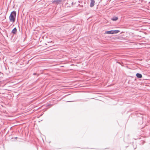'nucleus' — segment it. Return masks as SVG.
<instances>
[{"label": "nucleus", "mask_w": 150, "mask_h": 150, "mask_svg": "<svg viewBox=\"0 0 150 150\" xmlns=\"http://www.w3.org/2000/svg\"><path fill=\"white\" fill-rule=\"evenodd\" d=\"M16 12L15 11L12 12L9 16V19L11 22L13 23L15 22L16 19Z\"/></svg>", "instance_id": "nucleus-1"}, {"label": "nucleus", "mask_w": 150, "mask_h": 150, "mask_svg": "<svg viewBox=\"0 0 150 150\" xmlns=\"http://www.w3.org/2000/svg\"><path fill=\"white\" fill-rule=\"evenodd\" d=\"M91 3L90 4V6L92 7L94 5L95 1L94 0H90Z\"/></svg>", "instance_id": "nucleus-2"}, {"label": "nucleus", "mask_w": 150, "mask_h": 150, "mask_svg": "<svg viewBox=\"0 0 150 150\" xmlns=\"http://www.w3.org/2000/svg\"><path fill=\"white\" fill-rule=\"evenodd\" d=\"M62 1V0H54L53 1V3H55L57 4H59Z\"/></svg>", "instance_id": "nucleus-3"}, {"label": "nucleus", "mask_w": 150, "mask_h": 150, "mask_svg": "<svg viewBox=\"0 0 150 150\" xmlns=\"http://www.w3.org/2000/svg\"><path fill=\"white\" fill-rule=\"evenodd\" d=\"M16 32L17 29L16 28H13L11 31V33L14 34H16Z\"/></svg>", "instance_id": "nucleus-4"}, {"label": "nucleus", "mask_w": 150, "mask_h": 150, "mask_svg": "<svg viewBox=\"0 0 150 150\" xmlns=\"http://www.w3.org/2000/svg\"><path fill=\"white\" fill-rule=\"evenodd\" d=\"M137 77L138 78H141L142 77V75L141 74L137 73L136 74Z\"/></svg>", "instance_id": "nucleus-5"}, {"label": "nucleus", "mask_w": 150, "mask_h": 150, "mask_svg": "<svg viewBox=\"0 0 150 150\" xmlns=\"http://www.w3.org/2000/svg\"><path fill=\"white\" fill-rule=\"evenodd\" d=\"M113 31L112 30L106 31L105 33L108 34H113Z\"/></svg>", "instance_id": "nucleus-6"}, {"label": "nucleus", "mask_w": 150, "mask_h": 150, "mask_svg": "<svg viewBox=\"0 0 150 150\" xmlns=\"http://www.w3.org/2000/svg\"><path fill=\"white\" fill-rule=\"evenodd\" d=\"M113 34H116L117 33L119 32H120V31L119 30H113Z\"/></svg>", "instance_id": "nucleus-7"}, {"label": "nucleus", "mask_w": 150, "mask_h": 150, "mask_svg": "<svg viewBox=\"0 0 150 150\" xmlns=\"http://www.w3.org/2000/svg\"><path fill=\"white\" fill-rule=\"evenodd\" d=\"M118 19V18L117 17H114L112 19L113 21H116Z\"/></svg>", "instance_id": "nucleus-8"}]
</instances>
